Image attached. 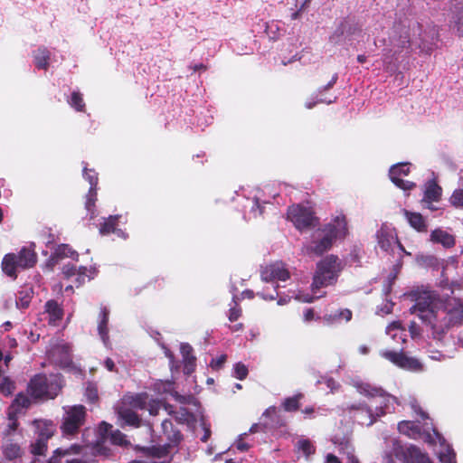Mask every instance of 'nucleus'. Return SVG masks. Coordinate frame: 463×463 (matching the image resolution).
I'll return each instance as SVG.
<instances>
[{
	"instance_id": "obj_2",
	"label": "nucleus",
	"mask_w": 463,
	"mask_h": 463,
	"mask_svg": "<svg viewBox=\"0 0 463 463\" xmlns=\"http://www.w3.org/2000/svg\"><path fill=\"white\" fill-rule=\"evenodd\" d=\"M394 35L392 38V43L395 49V53H401L411 48V43H415L417 47L422 51L430 52V47L426 46L421 39L422 25L417 21H409L406 24L401 22L395 24L393 27Z\"/></svg>"
},
{
	"instance_id": "obj_6",
	"label": "nucleus",
	"mask_w": 463,
	"mask_h": 463,
	"mask_svg": "<svg viewBox=\"0 0 463 463\" xmlns=\"http://www.w3.org/2000/svg\"><path fill=\"white\" fill-rule=\"evenodd\" d=\"M354 386L361 395L368 399H379V405L375 407L383 408L392 412L394 410L393 404L398 403L397 398L388 393L382 387L369 383H356Z\"/></svg>"
},
{
	"instance_id": "obj_13",
	"label": "nucleus",
	"mask_w": 463,
	"mask_h": 463,
	"mask_svg": "<svg viewBox=\"0 0 463 463\" xmlns=\"http://www.w3.org/2000/svg\"><path fill=\"white\" fill-rule=\"evenodd\" d=\"M118 417L121 421L120 426L122 428L126 426L139 428L142 425L141 417L132 408L126 406L120 407L118 410Z\"/></svg>"
},
{
	"instance_id": "obj_59",
	"label": "nucleus",
	"mask_w": 463,
	"mask_h": 463,
	"mask_svg": "<svg viewBox=\"0 0 463 463\" xmlns=\"http://www.w3.org/2000/svg\"><path fill=\"white\" fill-rule=\"evenodd\" d=\"M226 360H227V355L222 354L217 358L212 359L210 365L213 370L218 371L223 366Z\"/></svg>"
},
{
	"instance_id": "obj_56",
	"label": "nucleus",
	"mask_w": 463,
	"mask_h": 463,
	"mask_svg": "<svg viewBox=\"0 0 463 463\" xmlns=\"http://www.w3.org/2000/svg\"><path fill=\"white\" fill-rule=\"evenodd\" d=\"M396 453L406 454V451L394 449L392 452L387 453L383 458V463H404L403 459H400L401 456L396 457Z\"/></svg>"
},
{
	"instance_id": "obj_36",
	"label": "nucleus",
	"mask_w": 463,
	"mask_h": 463,
	"mask_svg": "<svg viewBox=\"0 0 463 463\" xmlns=\"http://www.w3.org/2000/svg\"><path fill=\"white\" fill-rule=\"evenodd\" d=\"M55 254L59 258H71L74 260H78L79 254L68 244H61L55 250Z\"/></svg>"
},
{
	"instance_id": "obj_1",
	"label": "nucleus",
	"mask_w": 463,
	"mask_h": 463,
	"mask_svg": "<svg viewBox=\"0 0 463 463\" xmlns=\"http://www.w3.org/2000/svg\"><path fill=\"white\" fill-rule=\"evenodd\" d=\"M411 312L430 327L436 340H442L453 328L463 326V298H440L435 291H423L416 298Z\"/></svg>"
},
{
	"instance_id": "obj_19",
	"label": "nucleus",
	"mask_w": 463,
	"mask_h": 463,
	"mask_svg": "<svg viewBox=\"0 0 463 463\" xmlns=\"http://www.w3.org/2000/svg\"><path fill=\"white\" fill-rule=\"evenodd\" d=\"M15 257L17 258L18 266L21 269L32 268L37 261V255L34 250L27 247H23L21 250L15 254Z\"/></svg>"
},
{
	"instance_id": "obj_45",
	"label": "nucleus",
	"mask_w": 463,
	"mask_h": 463,
	"mask_svg": "<svg viewBox=\"0 0 463 463\" xmlns=\"http://www.w3.org/2000/svg\"><path fill=\"white\" fill-rule=\"evenodd\" d=\"M449 203L457 209H463V188H458L453 191L449 197Z\"/></svg>"
},
{
	"instance_id": "obj_63",
	"label": "nucleus",
	"mask_w": 463,
	"mask_h": 463,
	"mask_svg": "<svg viewBox=\"0 0 463 463\" xmlns=\"http://www.w3.org/2000/svg\"><path fill=\"white\" fill-rule=\"evenodd\" d=\"M62 273L67 279H69L77 275L78 269L74 265H64L62 268Z\"/></svg>"
},
{
	"instance_id": "obj_57",
	"label": "nucleus",
	"mask_w": 463,
	"mask_h": 463,
	"mask_svg": "<svg viewBox=\"0 0 463 463\" xmlns=\"http://www.w3.org/2000/svg\"><path fill=\"white\" fill-rule=\"evenodd\" d=\"M345 458L343 460L345 463H360L356 456L354 455V449L352 447L346 446L345 451H344Z\"/></svg>"
},
{
	"instance_id": "obj_12",
	"label": "nucleus",
	"mask_w": 463,
	"mask_h": 463,
	"mask_svg": "<svg viewBox=\"0 0 463 463\" xmlns=\"http://www.w3.org/2000/svg\"><path fill=\"white\" fill-rule=\"evenodd\" d=\"M376 240L378 246L386 252L392 250V246L394 241L399 244L401 248H402V245L399 241L397 235L394 233V231L385 224H383L377 231Z\"/></svg>"
},
{
	"instance_id": "obj_15",
	"label": "nucleus",
	"mask_w": 463,
	"mask_h": 463,
	"mask_svg": "<svg viewBox=\"0 0 463 463\" xmlns=\"http://www.w3.org/2000/svg\"><path fill=\"white\" fill-rule=\"evenodd\" d=\"M33 425L35 428L37 438L48 440L52 439L56 432V425L51 420H34Z\"/></svg>"
},
{
	"instance_id": "obj_54",
	"label": "nucleus",
	"mask_w": 463,
	"mask_h": 463,
	"mask_svg": "<svg viewBox=\"0 0 463 463\" xmlns=\"http://www.w3.org/2000/svg\"><path fill=\"white\" fill-rule=\"evenodd\" d=\"M85 396L90 403H94L99 400L98 388L93 383H89L85 390Z\"/></svg>"
},
{
	"instance_id": "obj_61",
	"label": "nucleus",
	"mask_w": 463,
	"mask_h": 463,
	"mask_svg": "<svg viewBox=\"0 0 463 463\" xmlns=\"http://www.w3.org/2000/svg\"><path fill=\"white\" fill-rule=\"evenodd\" d=\"M321 383L326 384V387L329 389L330 392H334L335 391L340 388V384L337 382H335L333 378H323L322 381L320 380V384Z\"/></svg>"
},
{
	"instance_id": "obj_7",
	"label": "nucleus",
	"mask_w": 463,
	"mask_h": 463,
	"mask_svg": "<svg viewBox=\"0 0 463 463\" xmlns=\"http://www.w3.org/2000/svg\"><path fill=\"white\" fill-rule=\"evenodd\" d=\"M61 387L57 383H49L46 375L36 374L28 383V393L33 399H53L57 396Z\"/></svg>"
},
{
	"instance_id": "obj_39",
	"label": "nucleus",
	"mask_w": 463,
	"mask_h": 463,
	"mask_svg": "<svg viewBox=\"0 0 463 463\" xmlns=\"http://www.w3.org/2000/svg\"><path fill=\"white\" fill-rule=\"evenodd\" d=\"M68 102L70 106L72 107L75 110L79 112L85 111L86 105L80 92L73 91L71 93V99Z\"/></svg>"
},
{
	"instance_id": "obj_31",
	"label": "nucleus",
	"mask_w": 463,
	"mask_h": 463,
	"mask_svg": "<svg viewBox=\"0 0 463 463\" xmlns=\"http://www.w3.org/2000/svg\"><path fill=\"white\" fill-rule=\"evenodd\" d=\"M31 405V401L27 395L24 393H18L14 398V402L8 408V411L14 413H20L23 409H26Z\"/></svg>"
},
{
	"instance_id": "obj_46",
	"label": "nucleus",
	"mask_w": 463,
	"mask_h": 463,
	"mask_svg": "<svg viewBox=\"0 0 463 463\" xmlns=\"http://www.w3.org/2000/svg\"><path fill=\"white\" fill-rule=\"evenodd\" d=\"M113 426L110 423L106 421H101L99 424L98 431H99V439L98 440H108L109 439V435L113 432Z\"/></svg>"
},
{
	"instance_id": "obj_44",
	"label": "nucleus",
	"mask_w": 463,
	"mask_h": 463,
	"mask_svg": "<svg viewBox=\"0 0 463 463\" xmlns=\"http://www.w3.org/2000/svg\"><path fill=\"white\" fill-rule=\"evenodd\" d=\"M146 396L145 394H136L130 397L129 404L131 408L137 410L146 409Z\"/></svg>"
},
{
	"instance_id": "obj_11",
	"label": "nucleus",
	"mask_w": 463,
	"mask_h": 463,
	"mask_svg": "<svg viewBox=\"0 0 463 463\" xmlns=\"http://www.w3.org/2000/svg\"><path fill=\"white\" fill-rule=\"evenodd\" d=\"M323 228H325L326 232L333 234L339 241H344L349 235L347 218L343 213L333 217Z\"/></svg>"
},
{
	"instance_id": "obj_16",
	"label": "nucleus",
	"mask_w": 463,
	"mask_h": 463,
	"mask_svg": "<svg viewBox=\"0 0 463 463\" xmlns=\"http://www.w3.org/2000/svg\"><path fill=\"white\" fill-rule=\"evenodd\" d=\"M44 310L48 314V323L52 326H57L63 318V308L54 299H50L45 303Z\"/></svg>"
},
{
	"instance_id": "obj_43",
	"label": "nucleus",
	"mask_w": 463,
	"mask_h": 463,
	"mask_svg": "<svg viewBox=\"0 0 463 463\" xmlns=\"http://www.w3.org/2000/svg\"><path fill=\"white\" fill-rule=\"evenodd\" d=\"M278 288H279V285L277 283L272 284V287L270 288H263L261 291L257 292V296H259L260 298H261L264 300H269V301L274 300L279 296Z\"/></svg>"
},
{
	"instance_id": "obj_48",
	"label": "nucleus",
	"mask_w": 463,
	"mask_h": 463,
	"mask_svg": "<svg viewBox=\"0 0 463 463\" xmlns=\"http://www.w3.org/2000/svg\"><path fill=\"white\" fill-rule=\"evenodd\" d=\"M15 389V384L9 377H4L0 383V393L5 396L11 395Z\"/></svg>"
},
{
	"instance_id": "obj_10",
	"label": "nucleus",
	"mask_w": 463,
	"mask_h": 463,
	"mask_svg": "<svg viewBox=\"0 0 463 463\" xmlns=\"http://www.w3.org/2000/svg\"><path fill=\"white\" fill-rule=\"evenodd\" d=\"M383 357L396 364L397 366L411 370V371H420L422 368L421 364L419 360L409 357L402 352L386 351L383 353Z\"/></svg>"
},
{
	"instance_id": "obj_21",
	"label": "nucleus",
	"mask_w": 463,
	"mask_h": 463,
	"mask_svg": "<svg viewBox=\"0 0 463 463\" xmlns=\"http://www.w3.org/2000/svg\"><path fill=\"white\" fill-rule=\"evenodd\" d=\"M181 354L184 360V372L191 374L195 370L196 358L193 355V347L189 344H182Z\"/></svg>"
},
{
	"instance_id": "obj_40",
	"label": "nucleus",
	"mask_w": 463,
	"mask_h": 463,
	"mask_svg": "<svg viewBox=\"0 0 463 463\" xmlns=\"http://www.w3.org/2000/svg\"><path fill=\"white\" fill-rule=\"evenodd\" d=\"M143 453L146 456L161 458L167 455V449L161 446H150L142 449Z\"/></svg>"
},
{
	"instance_id": "obj_14",
	"label": "nucleus",
	"mask_w": 463,
	"mask_h": 463,
	"mask_svg": "<svg viewBox=\"0 0 463 463\" xmlns=\"http://www.w3.org/2000/svg\"><path fill=\"white\" fill-rule=\"evenodd\" d=\"M262 417L269 420L263 422L265 429H279L285 427L287 422L279 411L275 406L269 407L262 414Z\"/></svg>"
},
{
	"instance_id": "obj_28",
	"label": "nucleus",
	"mask_w": 463,
	"mask_h": 463,
	"mask_svg": "<svg viewBox=\"0 0 463 463\" xmlns=\"http://www.w3.org/2000/svg\"><path fill=\"white\" fill-rule=\"evenodd\" d=\"M453 30L459 37L463 36V2L455 5L453 9Z\"/></svg>"
},
{
	"instance_id": "obj_20",
	"label": "nucleus",
	"mask_w": 463,
	"mask_h": 463,
	"mask_svg": "<svg viewBox=\"0 0 463 463\" xmlns=\"http://www.w3.org/2000/svg\"><path fill=\"white\" fill-rule=\"evenodd\" d=\"M403 214L411 227H412L418 232H426L428 231L427 222L420 213L411 212L404 209Z\"/></svg>"
},
{
	"instance_id": "obj_29",
	"label": "nucleus",
	"mask_w": 463,
	"mask_h": 463,
	"mask_svg": "<svg viewBox=\"0 0 463 463\" xmlns=\"http://www.w3.org/2000/svg\"><path fill=\"white\" fill-rule=\"evenodd\" d=\"M120 218L121 215L119 214L109 215L108 218H103V222H100L99 228V233L101 235L111 234L112 232H115Z\"/></svg>"
},
{
	"instance_id": "obj_24",
	"label": "nucleus",
	"mask_w": 463,
	"mask_h": 463,
	"mask_svg": "<svg viewBox=\"0 0 463 463\" xmlns=\"http://www.w3.org/2000/svg\"><path fill=\"white\" fill-rule=\"evenodd\" d=\"M442 189L435 180H430L426 184L423 201L431 203L439 202L441 198Z\"/></svg>"
},
{
	"instance_id": "obj_26",
	"label": "nucleus",
	"mask_w": 463,
	"mask_h": 463,
	"mask_svg": "<svg viewBox=\"0 0 463 463\" xmlns=\"http://www.w3.org/2000/svg\"><path fill=\"white\" fill-rule=\"evenodd\" d=\"M18 268L20 267L18 266L15 253L5 254L2 260V269L4 273L11 278H16V271Z\"/></svg>"
},
{
	"instance_id": "obj_55",
	"label": "nucleus",
	"mask_w": 463,
	"mask_h": 463,
	"mask_svg": "<svg viewBox=\"0 0 463 463\" xmlns=\"http://www.w3.org/2000/svg\"><path fill=\"white\" fill-rule=\"evenodd\" d=\"M9 424L6 430V435H9L11 432H14L17 430L19 426L17 413L8 411L7 412Z\"/></svg>"
},
{
	"instance_id": "obj_51",
	"label": "nucleus",
	"mask_w": 463,
	"mask_h": 463,
	"mask_svg": "<svg viewBox=\"0 0 463 463\" xmlns=\"http://www.w3.org/2000/svg\"><path fill=\"white\" fill-rule=\"evenodd\" d=\"M83 176L90 183V188H93L94 190L98 189V174L93 169L85 167L83 169Z\"/></svg>"
},
{
	"instance_id": "obj_53",
	"label": "nucleus",
	"mask_w": 463,
	"mask_h": 463,
	"mask_svg": "<svg viewBox=\"0 0 463 463\" xmlns=\"http://www.w3.org/2000/svg\"><path fill=\"white\" fill-rule=\"evenodd\" d=\"M392 182L399 188L402 190H411L415 186V184L410 181H406L402 179L401 177H398L397 175H389Z\"/></svg>"
},
{
	"instance_id": "obj_23",
	"label": "nucleus",
	"mask_w": 463,
	"mask_h": 463,
	"mask_svg": "<svg viewBox=\"0 0 463 463\" xmlns=\"http://www.w3.org/2000/svg\"><path fill=\"white\" fill-rule=\"evenodd\" d=\"M400 433L411 439H418L421 436V429L418 423L411 420H402L398 423Z\"/></svg>"
},
{
	"instance_id": "obj_64",
	"label": "nucleus",
	"mask_w": 463,
	"mask_h": 463,
	"mask_svg": "<svg viewBox=\"0 0 463 463\" xmlns=\"http://www.w3.org/2000/svg\"><path fill=\"white\" fill-rule=\"evenodd\" d=\"M62 449L59 448L53 451L52 456L49 458L47 463H61V458H63Z\"/></svg>"
},
{
	"instance_id": "obj_62",
	"label": "nucleus",
	"mask_w": 463,
	"mask_h": 463,
	"mask_svg": "<svg viewBox=\"0 0 463 463\" xmlns=\"http://www.w3.org/2000/svg\"><path fill=\"white\" fill-rule=\"evenodd\" d=\"M83 447L79 444H72L67 449H62L63 456L72 455V454H80L81 453Z\"/></svg>"
},
{
	"instance_id": "obj_3",
	"label": "nucleus",
	"mask_w": 463,
	"mask_h": 463,
	"mask_svg": "<svg viewBox=\"0 0 463 463\" xmlns=\"http://www.w3.org/2000/svg\"><path fill=\"white\" fill-rule=\"evenodd\" d=\"M344 268L345 263L337 255L328 254L320 259V288L335 285Z\"/></svg>"
},
{
	"instance_id": "obj_41",
	"label": "nucleus",
	"mask_w": 463,
	"mask_h": 463,
	"mask_svg": "<svg viewBox=\"0 0 463 463\" xmlns=\"http://www.w3.org/2000/svg\"><path fill=\"white\" fill-rule=\"evenodd\" d=\"M296 448L298 451H301L306 457L314 455L316 453V447L311 443L309 439H301L297 444Z\"/></svg>"
},
{
	"instance_id": "obj_27",
	"label": "nucleus",
	"mask_w": 463,
	"mask_h": 463,
	"mask_svg": "<svg viewBox=\"0 0 463 463\" xmlns=\"http://www.w3.org/2000/svg\"><path fill=\"white\" fill-rule=\"evenodd\" d=\"M353 313L348 308H344L335 311L334 314L326 315L323 318L325 324L327 326L340 323L342 320L348 322L352 319Z\"/></svg>"
},
{
	"instance_id": "obj_58",
	"label": "nucleus",
	"mask_w": 463,
	"mask_h": 463,
	"mask_svg": "<svg viewBox=\"0 0 463 463\" xmlns=\"http://www.w3.org/2000/svg\"><path fill=\"white\" fill-rule=\"evenodd\" d=\"M89 272H90V270L86 267L80 266L78 269V273H77L76 279H75L77 287L85 283L86 278L88 277Z\"/></svg>"
},
{
	"instance_id": "obj_22",
	"label": "nucleus",
	"mask_w": 463,
	"mask_h": 463,
	"mask_svg": "<svg viewBox=\"0 0 463 463\" xmlns=\"http://www.w3.org/2000/svg\"><path fill=\"white\" fill-rule=\"evenodd\" d=\"M109 318V310L106 307H102L100 309V314H99L98 333L105 345H107L109 342V327H108Z\"/></svg>"
},
{
	"instance_id": "obj_47",
	"label": "nucleus",
	"mask_w": 463,
	"mask_h": 463,
	"mask_svg": "<svg viewBox=\"0 0 463 463\" xmlns=\"http://www.w3.org/2000/svg\"><path fill=\"white\" fill-rule=\"evenodd\" d=\"M410 173V166L407 163H400L395 165H392L389 171V175H397L401 177L402 175H408Z\"/></svg>"
},
{
	"instance_id": "obj_49",
	"label": "nucleus",
	"mask_w": 463,
	"mask_h": 463,
	"mask_svg": "<svg viewBox=\"0 0 463 463\" xmlns=\"http://www.w3.org/2000/svg\"><path fill=\"white\" fill-rule=\"evenodd\" d=\"M302 254L310 259H315L318 256V241H313L310 244L304 245L302 248Z\"/></svg>"
},
{
	"instance_id": "obj_32",
	"label": "nucleus",
	"mask_w": 463,
	"mask_h": 463,
	"mask_svg": "<svg viewBox=\"0 0 463 463\" xmlns=\"http://www.w3.org/2000/svg\"><path fill=\"white\" fill-rule=\"evenodd\" d=\"M98 200L97 190L90 188L85 200V209L90 214V218L93 219L96 216V202Z\"/></svg>"
},
{
	"instance_id": "obj_30",
	"label": "nucleus",
	"mask_w": 463,
	"mask_h": 463,
	"mask_svg": "<svg viewBox=\"0 0 463 463\" xmlns=\"http://www.w3.org/2000/svg\"><path fill=\"white\" fill-rule=\"evenodd\" d=\"M339 241L333 234L326 232L325 228H320V241H319V249L320 254L324 251H327L332 249L334 244Z\"/></svg>"
},
{
	"instance_id": "obj_52",
	"label": "nucleus",
	"mask_w": 463,
	"mask_h": 463,
	"mask_svg": "<svg viewBox=\"0 0 463 463\" xmlns=\"http://www.w3.org/2000/svg\"><path fill=\"white\" fill-rule=\"evenodd\" d=\"M233 306H231L229 309L228 318L231 322H235L239 319V317L242 314L241 307L239 306L238 302L235 299V297L232 298Z\"/></svg>"
},
{
	"instance_id": "obj_9",
	"label": "nucleus",
	"mask_w": 463,
	"mask_h": 463,
	"mask_svg": "<svg viewBox=\"0 0 463 463\" xmlns=\"http://www.w3.org/2000/svg\"><path fill=\"white\" fill-rule=\"evenodd\" d=\"M290 273L282 261H276L260 267V279L264 282L286 281Z\"/></svg>"
},
{
	"instance_id": "obj_18",
	"label": "nucleus",
	"mask_w": 463,
	"mask_h": 463,
	"mask_svg": "<svg viewBox=\"0 0 463 463\" xmlns=\"http://www.w3.org/2000/svg\"><path fill=\"white\" fill-rule=\"evenodd\" d=\"M430 241L441 244L444 248L450 249L455 246V236L440 228L435 229L430 233Z\"/></svg>"
},
{
	"instance_id": "obj_8",
	"label": "nucleus",
	"mask_w": 463,
	"mask_h": 463,
	"mask_svg": "<svg viewBox=\"0 0 463 463\" xmlns=\"http://www.w3.org/2000/svg\"><path fill=\"white\" fill-rule=\"evenodd\" d=\"M315 214L316 212L312 207L301 203L289 206L287 212L288 219L299 231L310 229L314 226L317 221Z\"/></svg>"
},
{
	"instance_id": "obj_60",
	"label": "nucleus",
	"mask_w": 463,
	"mask_h": 463,
	"mask_svg": "<svg viewBox=\"0 0 463 463\" xmlns=\"http://www.w3.org/2000/svg\"><path fill=\"white\" fill-rule=\"evenodd\" d=\"M439 458L445 463H456V453L453 449H448L447 452L440 454Z\"/></svg>"
},
{
	"instance_id": "obj_25",
	"label": "nucleus",
	"mask_w": 463,
	"mask_h": 463,
	"mask_svg": "<svg viewBox=\"0 0 463 463\" xmlns=\"http://www.w3.org/2000/svg\"><path fill=\"white\" fill-rule=\"evenodd\" d=\"M34 64L39 70H47L50 65L51 52L44 47L41 46L33 52Z\"/></svg>"
},
{
	"instance_id": "obj_4",
	"label": "nucleus",
	"mask_w": 463,
	"mask_h": 463,
	"mask_svg": "<svg viewBox=\"0 0 463 463\" xmlns=\"http://www.w3.org/2000/svg\"><path fill=\"white\" fill-rule=\"evenodd\" d=\"M87 411L81 404L70 406L65 409L62 418L61 430L65 436H75L80 432V428L85 424Z\"/></svg>"
},
{
	"instance_id": "obj_17",
	"label": "nucleus",
	"mask_w": 463,
	"mask_h": 463,
	"mask_svg": "<svg viewBox=\"0 0 463 463\" xmlns=\"http://www.w3.org/2000/svg\"><path fill=\"white\" fill-rule=\"evenodd\" d=\"M401 456L400 459H403L404 463H432L430 458L421 453L416 446H411L406 449V454L396 453V457Z\"/></svg>"
},
{
	"instance_id": "obj_42",
	"label": "nucleus",
	"mask_w": 463,
	"mask_h": 463,
	"mask_svg": "<svg viewBox=\"0 0 463 463\" xmlns=\"http://www.w3.org/2000/svg\"><path fill=\"white\" fill-rule=\"evenodd\" d=\"M303 398V394L298 393L292 397L286 398L282 403V407L286 411H296L299 408V400Z\"/></svg>"
},
{
	"instance_id": "obj_33",
	"label": "nucleus",
	"mask_w": 463,
	"mask_h": 463,
	"mask_svg": "<svg viewBox=\"0 0 463 463\" xmlns=\"http://www.w3.org/2000/svg\"><path fill=\"white\" fill-rule=\"evenodd\" d=\"M33 289L31 288H24L18 291L16 296V306L19 308H27L33 298Z\"/></svg>"
},
{
	"instance_id": "obj_35",
	"label": "nucleus",
	"mask_w": 463,
	"mask_h": 463,
	"mask_svg": "<svg viewBox=\"0 0 463 463\" xmlns=\"http://www.w3.org/2000/svg\"><path fill=\"white\" fill-rule=\"evenodd\" d=\"M109 440L112 445L121 448H128L130 446V441L128 440L127 436L119 430H114L113 432L110 433Z\"/></svg>"
},
{
	"instance_id": "obj_50",
	"label": "nucleus",
	"mask_w": 463,
	"mask_h": 463,
	"mask_svg": "<svg viewBox=\"0 0 463 463\" xmlns=\"http://www.w3.org/2000/svg\"><path fill=\"white\" fill-rule=\"evenodd\" d=\"M233 376L238 380H244L249 374L248 367L241 362L236 363L233 368Z\"/></svg>"
},
{
	"instance_id": "obj_38",
	"label": "nucleus",
	"mask_w": 463,
	"mask_h": 463,
	"mask_svg": "<svg viewBox=\"0 0 463 463\" xmlns=\"http://www.w3.org/2000/svg\"><path fill=\"white\" fill-rule=\"evenodd\" d=\"M48 449V440L37 438L30 446V451L34 456H44Z\"/></svg>"
},
{
	"instance_id": "obj_34",
	"label": "nucleus",
	"mask_w": 463,
	"mask_h": 463,
	"mask_svg": "<svg viewBox=\"0 0 463 463\" xmlns=\"http://www.w3.org/2000/svg\"><path fill=\"white\" fill-rule=\"evenodd\" d=\"M3 454L6 458L12 460L21 456L22 449L17 443L7 440L3 446Z\"/></svg>"
},
{
	"instance_id": "obj_37",
	"label": "nucleus",
	"mask_w": 463,
	"mask_h": 463,
	"mask_svg": "<svg viewBox=\"0 0 463 463\" xmlns=\"http://www.w3.org/2000/svg\"><path fill=\"white\" fill-rule=\"evenodd\" d=\"M107 440H97V442L93 446V455L101 456L105 458H109L113 457V451L110 448L106 446Z\"/></svg>"
},
{
	"instance_id": "obj_5",
	"label": "nucleus",
	"mask_w": 463,
	"mask_h": 463,
	"mask_svg": "<svg viewBox=\"0 0 463 463\" xmlns=\"http://www.w3.org/2000/svg\"><path fill=\"white\" fill-rule=\"evenodd\" d=\"M350 416L360 425L370 427L374 424L380 418L383 417L390 411L383 408L375 407L374 410L368 404L363 402L352 404L345 409Z\"/></svg>"
}]
</instances>
